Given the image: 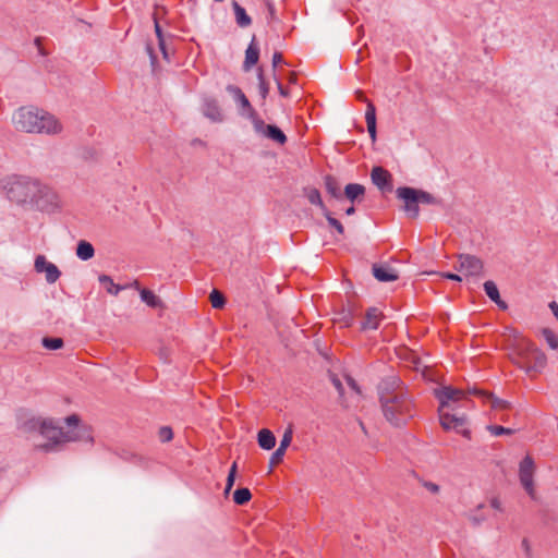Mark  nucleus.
I'll list each match as a JSON object with an SVG mask.
<instances>
[{
	"label": "nucleus",
	"instance_id": "f257e3e1",
	"mask_svg": "<svg viewBox=\"0 0 558 558\" xmlns=\"http://www.w3.org/2000/svg\"><path fill=\"white\" fill-rule=\"evenodd\" d=\"M1 189L16 204H32L45 210L57 204L56 193L40 181L26 175L11 174L2 179Z\"/></svg>",
	"mask_w": 558,
	"mask_h": 558
},
{
	"label": "nucleus",
	"instance_id": "f03ea898",
	"mask_svg": "<svg viewBox=\"0 0 558 558\" xmlns=\"http://www.w3.org/2000/svg\"><path fill=\"white\" fill-rule=\"evenodd\" d=\"M64 421L69 428L66 432L62 427L57 426L53 420H33L29 422L32 428L38 427L39 433L48 439V442L38 446L40 450L45 452L54 451L59 445L69 441H86L89 444L94 441L90 428L86 425H81L80 417L76 414L65 417Z\"/></svg>",
	"mask_w": 558,
	"mask_h": 558
},
{
	"label": "nucleus",
	"instance_id": "7ed1b4c3",
	"mask_svg": "<svg viewBox=\"0 0 558 558\" xmlns=\"http://www.w3.org/2000/svg\"><path fill=\"white\" fill-rule=\"evenodd\" d=\"M12 124L19 132L56 135L62 131L59 120L48 111L34 106H22L12 114Z\"/></svg>",
	"mask_w": 558,
	"mask_h": 558
},
{
	"label": "nucleus",
	"instance_id": "20e7f679",
	"mask_svg": "<svg viewBox=\"0 0 558 558\" xmlns=\"http://www.w3.org/2000/svg\"><path fill=\"white\" fill-rule=\"evenodd\" d=\"M511 359L525 373L542 372L547 364L545 353L527 341H520L515 345L511 353Z\"/></svg>",
	"mask_w": 558,
	"mask_h": 558
},
{
	"label": "nucleus",
	"instance_id": "39448f33",
	"mask_svg": "<svg viewBox=\"0 0 558 558\" xmlns=\"http://www.w3.org/2000/svg\"><path fill=\"white\" fill-rule=\"evenodd\" d=\"M377 391L380 405H384L387 412H390L388 408L389 403L399 400L402 404L404 395L409 393L402 380L395 375L383 378L378 384ZM389 415H391V413H389Z\"/></svg>",
	"mask_w": 558,
	"mask_h": 558
},
{
	"label": "nucleus",
	"instance_id": "423d86ee",
	"mask_svg": "<svg viewBox=\"0 0 558 558\" xmlns=\"http://www.w3.org/2000/svg\"><path fill=\"white\" fill-rule=\"evenodd\" d=\"M403 398L404 400L402 404L399 402V400L388 404L391 415H389V412L386 411L384 405H380L385 418L395 427H401L405 425L407 422L413 416V402L410 395L407 393Z\"/></svg>",
	"mask_w": 558,
	"mask_h": 558
},
{
	"label": "nucleus",
	"instance_id": "0eeeda50",
	"mask_svg": "<svg viewBox=\"0 0 558 558\" xmlns=\"http://www.w3.org/2000/svg\"><path fill=\"white\" fill-rule=\"evenodd\" d=\"M396 196L403 202L402 209L408 217L415 219L420 215L418 189L400 186L396 190Z\"/></svg>",
	"mask_w": 558,
	"mask_h": 558
},
{
	"label": "nucleus",
	"instance_id": "6e6552de",
	"mask_svg": "<svg viewBox=\"0 0 558 558\" xmlns=\"http://www.w3.org/2000/svg\"><path fill=\"white\" fill-rule=\"evenodd\" d=\"M535 463L531 456H525L519 463V480L531 498H535L536 492L534 487Z\"/></svg>",
	"mask_w": 558,
	"mask_h": 558
},
{
	"label": "nucleus",
	"instance_id": "1a4fd4ad",
	"mask_svg": "<svg viewBox=\"0 0 558 558\" xmlns=\"http://www.w3.org/2000/svg\"><path fill=\"white\" fill-rule=\"evenodd\" d=\"M226 90L233 97V100L238 105L239 113L242 117L247 118L251 122H253L258 117V113L253 108L250 100L240 87L229 84L226 87Z\"/></svg>",
	"mask_w": 558,
	"mask_h": 558
},
{
	"label": "nucleus",
	"instance_id": "9d476101",
	"mask_svg": "<svg viewBox=\"0 0 558 558\" xmlns=\"http://www.w3.org/2000/svg\"><path fill=\"white\" fill-rule=\"evenodd\" d=\"M459 265L456 269L466 277H478L483 274L484 264L481 258L470 255L461 254L458 259Z\"/></svg>",
	"mask_w": 558,
	"mask_h": 558
},
{
	"label": "nucleus",
	"instance_id": "9b49d317",
	"mask_svg": "<svg viewBox=\"0 0 558 558\" xmlns=\"http://www.w3.org/2000/svg\"><path fill=\"white\" fill-rule=\"evenodd\" d=\"M254 131L280 145H284L288 141L286 134L280 128L274 124H266L259 116L252 122Z\"/></svg>",
	"mask_w": 558,
	"mask_h": 558
},
{
	"label": "nucleus",
	"instance_id": "f8f14e48",
	"mask_svg": "<svg viewBox=\"0 0 558 558\" xmlns=\"http://www.w3.org/2000/svg\"><path fill=\"white\" fill-rule=\"evenodd\" d=\"M438 412H439L440 425L442 426L444 429H446V430L454 429L458 433H461L464 437H466V438L470 437L471 433L469 429H466V428L460 429V427H463L466 422V418L464 415L458 416L456 414L446 412L445 409H441V408L438 409Z\"/></svg>",
	"mask_w": 558,
	"mask_h": 558
},
{
	"label": "nucleus",
	"instance_id": "ddd939ff",
	"mask_svg": "<svg viewBox=\"0 0 558 558\" xmlns=\"http://www.w3.org/2000/svg\"><path fill=\"white\" fill-rule=\"evenodd\" d=\"M372 183L383 193L388 194L393 191L392 174L380 166L373 167L371 171Z\"/></svg>",
	"mask_w": 558,
	"mask_h": 558
},
{
	"label": "nucleus",
	"instance_id": "4468645a",
	"mask_svg": "<svg viewBox=\"0 0 558 558\" xmlns=\"http://www.w3.org/2000/svg\"><path fill=\"white\" fill-rule=\"evenodd\" d=\"M34 267L37 272L46 274V280L48 283H54L61 276L58 267L54 264L49 263L44 255H38L35 258Z\"/></svg>",
	"mask_w": 558,
	"mask_h": 558
},
{
	"label": "nucleus",
	"instance_id": "2eb2a0df",
	"mask_svg": "<svg viewBox=\"0 0 558 558\" xmlns=\"http://www.w3.org/2000/svg\"><path fill=\"white\" fill-rule=\"evenodd\" d=\"M203 114L213 122L219 123L223 120V114L217 99L205 97L202 105Z\"/></svg>",
	"mask_w": 558,
	"mask_h": 558
},
{
	"label": "nucleus",
	"instance_id": "dca6fc26",
	"mask_svg": "<svg viewBox=\"0 0 558 558\" xmlns=\"http://www.w3.org/2000/svg\"><path fill=\"white\" fill-rule=\"evenodd\" d=\"M436 398L439 400L441 409L448 408L450 401H458L464 396L463 391L449 386H445L435 391Z\"/></svg>",
	"mask_w": 558,
	"mask_h": 558
},
{
	"label": "nucleus",
	"instance_id": "f3484780",
	"mask_svg": "<svg viewBox=\"0 0 558 558\" xmlns=\"http://www.w3.org/2000/svg\"><path fill=\"white\" fill-rule=\"evenodd\" d=\"M373 276L380 282H391L399 278L398 271L387 264H374Z\"/></svg>",
	"mask_w": 558,
	"mask_h": 558
},
{
	"label": "nucleus",
	"instance_id": "a211bd4d",
	"mask_svg": "<svg viewBox=\"0 0 558 558\" xmlns=\"http://www.w3.org/2000/svg\"><path fill=\"white\" fill-rule=\"evenodd\" d=\"M259 59V47L256 40V36L253 35L251 43L248 44L245 50V59L243 62V70L245 72L250 71Z\"/></svg>",
	"mask_w": 558,
	"mask_h": 558
},
{
	"label": "nucleus",
	"instance_id": "6ab92c4d",
	"mask_svg": "<svg viewBox=\"0 0 558 558\" xmlns=\"http://www.w3.org/2000/svg\"><path fill=\"white\" fill-rule=\"evenodd\" d=\"M384 314L377 307H369L365 313V318L361 323L362 330H375L379 327Z\"/></svg>",
	"mask_w": 558,
	"mask_h": 558
},
{
	"label": "nucleus",
	"instance_id": "aec40b11",
	"mask_svg": "<svg viewBox=\"0 0 558 558\" xmlns=\"http://www.w3.org/2000/svg\"><path fill=\"white\" fill-rule=\"evenodd\" d=\"M365 120L367 124V132L372 142L376 141L377 130H376V108L371 100H367L366 111H365Z\"/></svg>",
	"mask_w": 558,
	"mask_h": 558
},
{
	"label": "nucleus",
	"instance_id": "412c9836",
	"mask_svg": "<svg viewBox=\"0 0 558 558\" xmlns=\"http://www.w3.org/2000/svg\"><path fill=\"white\" fill-rule=\"evenodd\" d=\"M484 290H485V293L487 294V296L494 302L496 303V305L501 308V310H507L508 308V304L501 300L500 298V294H499V290L496 286V283L492 280H488V281H485L484 282Z\"/></svg>",
	"mask_w": 558,
	"mask_h": 558
},
{
	"label": "nucleus",
	"instance_id": "4be33fe9",
	"mask_svg": "<svg viewBox=\"0 0 558 558\" xmlns=\"http://www.w3.org/2000/svg\"><path fill=\"white\" fill-rule=\"evenodd\" d=\"M235 23L239 27L245 28L252 24L251 16L246 13L245 9L236 1L232 2Z\"/></svg>",
	"mask_w": 558,
	"mask_h": 558
},
{
	"label": "nucleus",
	"instance_id": "5701e85b",
	"mask_svg": "<svg viewBox=\"0 0 558 558\" xmlns=\"http://www.w3.org/2000/svg\"><path fill=\"white\" fill-rule=\"evenodd\" d=\"M257 442L262 449L271 450L276 446V437L271 430L263 428L257 434Z\"/></svg>",
	"mask_w": 558,
	"mask_h": 558
},
{
	"label": "nucleus",
	"instance_id": "b1692460",
	"mask_svg": "<svg viewBox=\"0 0 558 558\" xmlns=\"http://www.w3.org/2000/svg\"><path fill=\"white\" fill-rule=\"evenodd\" d=\"M109 294L117 296L121 291L128 289V286H121L113 282L112 278L108 275H100L98 278Z\"/></svg>",
	"mask_w": 558,
	"mask_h": 558
},
{
	"label": "nucleus",
	"instance_id": "393cba45",
	"mask_svg": "<svg viewBox=\"0 0 558 558\" xmlns=\"http://www.w3.org/2000/svg\"><path fill=\"white\" fill-rule=\"evenodd\" d=\"M364 194L365 187L360 183H349L344 187V195L351 202L357 201L363 197Z\"/></svg>",
	"mask_w": 558,
	"mask_h": 558
},
{
	"label": "nucleus",
	"instance_id": "a878e982",
	"mask_svg": "<svg viewBox=\"0 0 558 558\" xmlns=\"http://www.w3.org/2000/svg\"><path fill=\"white\" fill-rule=\"evenodd\" d=\"M141 300L151 308L162 307V301L151 290L142 289L140 290Z\"/></svg>",
	"mask_w": 558,
	"mask_h": 558
},
{
	"label": "nucleus",
	"instance_id": "bb28decb",
	"mask_svg": "<svg viewBox=\"0 0 558 558\" xmlns=\"http://www.w3.org/2000/svg\"><path fill=\"white\" fill-rule=\"evenodd\" d=\"M95 255V250H94V246L85 241V240H81L78 243H77V247H76V256L82 259V260H88L90 258H93Z\"/></svg>",
	"mask_w": 558,
	"mask_h": 558
},
{
	"label": "nucleus",
	"instance_id": "cd10ccee",
	"mask_svg": "<svg viewBox=\"0 0 558 558\" xmlns=\"http://www.w3.org/2000/svg\"><path fill=\"white\" fill-rule=\"evenodd\" d=\"M325 187L328 194L335 198L341 197V190L337 179L330 174L324 178Z\"/></svg>",
	"mask_w": 558,
	"mask_h": 558
},
{
	"label": "nucleus",
	"instance_id": "c85d7f7f",
	"mask_svg": "<svg viewBox=\"0 0 558 558\" xmlns=\"http://www.w3.org/2000/svg\"><path fill=\"white\" fill-rule=\"evenodd\" d=\"M305 195L308 199V202L313 205H316L318 206L322 211L324 213V208H327L322 199V196H320V192L315 189V187H311V189H305Z\"/></svg>",
	"mask_w": 558,
	"mask_h": 558
},
{
	"label": "nucleus",
	"instance_id": "c756f323",
	"mask_svg": "<svg viewBox=\"0 0 558 558\" xmlns=\"http://www.w3.org/2000/svg\"><path fill=\"white\" fill-rule=\"evenodd\" d=\"M418 201H420V204L436 205V206L444 205V202L441 198H438L424 190H418Z\"/></svg>",
	"mask_w": 558,
	"mask_h": 558
},
{
	"label": "nucleus",
	"instance_id": "7c9ffc66",
	"mask_svg": "<svg viewBox=\"0 0 558 558\" xmlns=\"http://www.w3.org/2000/svg\"><path fill=\"white\" fill-rule=\"evenodd\" d=\"M252 498L251 490L246 487L238 488L233 494V501L236 505H245Z\"/></svg>",
	"mask_w": 558,
	"mask_h": 558
},
{
	"label": "nucleus",
	"instance_id": "2f4dec72",
	"mask_svg": "<svg viewBox=\"0 0 558 558\" xmlns=\"http://www.w3.org/2000/svg\"><path fill=\"white\" fill-rule=\"evenodd\" d=\"M258 90L263 100H265L269 94V84L265 80L264 71L262 68L257 69Z\"/></svg>",
	"mask_w": 558,
	"mask_h": 558
},
{
	"label": "nucleus",
	"instance_id": "473e14b6",
	"mask_svg": "<svg viewBox=\"0 0 558 558\" xmlns=\"http://www.w3.org/2000/svg\"><path fill=\"white\" fill-rule=\"evenodd\" d=\"M542 336L550 349L558 350V337L551 329L543 328Z\"/></svg>",
	"mask_w": 558,
	"mask_h": 558
},
{
	"label": "nucleus",
	"instance_id": "72a5a7b5",
	"mask_svg": "<svg viewBox=\"0 0 558 558\" xmlns=\"http://www.w3.org/2000/svg\"><path fill=\"white\" fill-rule=\"evenodd\" d=\"M323 215L325 216V218L327 219L328 223L330 227L335 228L337 230V232L339 234H343L344 233V228L342 226V223L336 219L335 217H332L331 213L328 210V208H324V213Z\"/></svg>",
	"mask_w": 558,
	"mask_h": 558
},
{
	"label": "nucleus",
	"instance_id": "f704fd0d",
	"mask_svg": "<svg viewBox=\"0 0 558 558\" xmlns=\"http://www.w3.org/2000/svg\"><path fill=\"white\" fill-rule=\"evenodd\" d=\"M41 344L47 350H58L63 347V340L61 338L45 337L41 340Z\"/></svg>",
	"mask_w": 558,
	"mask_h": 558
},
{
	"label": "nucleus",
	"instance_id": "c9c22d12",
	"mask_svg": "<svg viewBox=\"0 0 558 558\" xmlns=\"http://www.w3.org/2000/svg\"><path fill=\"white\" fill-rule=\"evenodd\" d=\"M486 398L490 402V405L493 409H509L510 408L509 401L497 398L492 393H487Z\"/></svg>",
	"mask_w": 558,
	"mask_h": 558
},
{
	"label": "nucleus",
	"instance_id": "e433bc0d",
	"mask_svg": "<svg viewBox=\"0 0 558 558\" xmlns=\"http://www.w3.org/2000/svg\"><path fill=\"white\" fill-rule=\"evenodd\" d=\"M209 299L211 302V306L214 308H221V307H223V305L226 303V299H225L223 294L220 293L218 290H213Z\"/></svg>",
	"mask_w": 558,
	"mask_h": 558
},
{
	"label": "nucleus",
	"instance_id": "4c0bfd02",
	"mask_svg": "<svg viewBox=\"0 0 558 558\" xmlns=\"http://www.w3.org/2000/svg\"><path fill=\"white\" fill-rule=\"evenodd\" d=\"M292 435H293V430H292V427L290 426L284 430L278 449H281V451L286 452L287 448L290 446V444L292 441Z\"/></svg>",
	"mask_w": 558,
	"mask_h": 558
},
{
	"label": "nucleus",
	"instance_id": "58836bf2",
	"mask_svg": "<svg viewBox=\"0 0 558 558\" xmlns=\"http://www.w3.org/2000/svg\"><path fill=\"white\" fill-rule=\"evenodd\" d=\"M158 437L161 442H169L173 438L172 428L169 426H162L158 430Z\"/></svg>",
	"mask_w": 558,
	"mask_h": 558
},
{
	"label": "nucleus",
	"instance_id": "ea45409f",
	"mask_svg": "<svg viewBox=\"0 0 558 558\" xmlns=\"http://www.w3.org/2000/svg\"><path fill=\"white\" fill-rule=\"evenodd\" d=\"M488 430L494 436H501V435H511L513 434V429L507 428L500 425H489Z\"/></svg>",
	"mask_w": 558,
	"mask_h": 558
},
{
	"label": "nucleus",
	"instance_id": "a19ab883",
	"mask_svg": "<svg viewBox=\"0 0 558 558\" xmlns=\"http://www.w3.org/2000/svg\"><path fill=\"white\" fill-rule=\"evenodd\" d=\"M155 33L158 38L159 48L162 51L163 57L167 58V51H166V45H165L162 29L157 21H155Z\"/></svg>",
	"mask_w": 558,
	"mask_h": 558
},
{
	"label": "nucleus",
	"instance_id": "79ce46f5",
	"mask_svg": "<svg viewBox=\"0 0 558 558\" xmlns=\"http://www.w3.org/2000/svg\"><path fill=\"white\" fill-rule=\"evenodd\" d=\"M235 474H236V463L234 462L231 465L228 477H227L226 489H225L226 494L229 493L230 489L232 488L234 481H235Z\"/></svg>",
	"mask_w": 558,
	"mask_h": 558
},
{
	"label": "nucleus",
	"instance_id": "37998d69",
	"mask_svg": "<svg viewBox=\"0 0 558 558\" xmlns=\"http://www.w3.org/2000/svg\"><path fill=\"white\" fill-rule=\"evenodd\" d=\"M284 456V452L281 451V449H276L271 457H270V465H275V464H278L279 462H281L282 458Z\"/></svg>",
	"mask_w": 558,
	"mask_h": 558
},
{
	"label": "nucleus",
	"instance_id": "c03bdc74",
	"mask_svg": "<svg viewBox=\"0 0 558 558\" xmlns=\"http://www.w3.org/2000/svg\"><path fill=\"white\" fill-rule=\"evenodd\" d=\"M272 71H274V75L276 74V68L279 63L283 62V58H282V54L278 51H276L274 54H272Z\"/></svg>",
	"mask_w": 558,
	"mask_h": 558
},
{
	"label": "nucleus",
	"instance_id": "a18cd8bd",
	"mask_svg": "<svg viewBox=\"0 0 558 558\" xmlns=\"http://www.w3.org/2000/svg\"><path fill=\"white\" fill-rule=\"evenodd\" d=\"M274 78H275V82H276L277 89H278L279 94L282 97H288V95H289L288 89L283 87L282 83L280 82V80L277 77L276 74L274 75Z\"/></svg>",
	"mask_w": 558,
	"mask_h": 558
},
{
	"label": "nucleus",
	"instance_id": "49530a36",
	"mask_svg": "<svg viewBox=\"0 0 558 558\" xmlns=\"http://www.w3.org/2000/svg\"><path fill=\"white\" fill-rule=\"evenodd\" d=\"M266 8H267V11H268V22H271L274 19H275V15H276V9H275V5L272 2L270 1H266Z\"/></svg>",
	"mask_w": 558,
	"mask_h": 558
},
{
	"label": "nucleus",
	"instance_id": "de8ad7c7",
	"mask_svg": "<svg viewBox=\"0 0 558 558\" xmlns=\"http://www.w3.org/2000/svg\"><path fill=\"white\" fill-rule=\"evenodd\" d=\"M469 519L474 526L481 525L486 520L485 515H482V514L481 515L472 514V515H470Z\"/></svg>",
	"mask_w": 558,
	"mask_h": 558
},
{
	"label": "nucleus",
	"instance_id": "09e8293b",
	"mask_svg": "<svg viewBox=\"0 0 558 558\" xmlns=\"http://www.w3.org/2000/svg\"><path fill=\"white\" fill-rule=\"evenodd\" d=\"M424 487L430 492L432 494H437L439 493L440 490V487L439 485H437L436 483H433V482H425L424 483Z\"/></svg>",
	"mask_w": 558,
	"mask_h": 558
},
{
	"label": "nucleus",
	"instance_id": "8fccbe9b",
	"mask_svg": "<svg viewBox=\"0 0 558 558\" xmlns=\"http://www.w3.org/2000/svg\"><path fill=\"white\" fill-rule=\"evenodd\" d=\"M489 504L493 509L504 511L501 501L497 497L492 498Z\"/></svg>",
	"mask_w": 558,
	"mask_h": 558
},
{
	"label": "nucleus",
	"instance_id": "3c124183",
	"mask_svg": "<svg viewBox=\"0 0 558 558\" xmlns=\"http://www.w3.org/2000/svg\"><path fill=\"white\" fill-rule=\"evenodd\" d=\"M332 384H333L335 388L337 389V391L339 392V395L342 396L343 392H344V388H343L342 383L340 381V379L337 378V377H333L332 378Z\"/></svg>",
	"mask_w": 558,
	"mask_h": 558
},
{
	"label": "nucleus",
	"instance_id": "603ef678",
	"mask_svg": "<svg viewBox=\"0 0 558 558\" xmlns=\"http://www.w3.org/2000/svg\"><path fill=\"white\" fill-rule=\"evenodd\" d=\"M347 383L351 389L355 390L357 393L361 392L359 385L352 377H347Z\"/></svg>",
	"mask_w": 558,
	"mask_h": 558
},
{
	"label": "nucleus",
	"instance_id": "864d4df0",
	"mask_svg": "<svg viewBox=\"0 0 558 558\" xmlns=\"http://www.w3.org/2000/svg\"><path fill=\"white\" fill-rule=\"evenodd\" d=\"M442 276L449 280H453V281H461L462 280V277L457 275V274H452V272H445L442 274Z\"/></svg>",
	"mask_w": 558,
	"mask_h": 558
},
{
	"label": "nucleus",
	"instance_id": "5fc2aeb1",
	"mask_svg": "<svg viewBox=\"0 0 558 558\" xmlns=\"http://www.w3.org/2000/svg\"><path fill=\"white\" fill-rule=\"evenodd\" d=\"M549 308L551 310L554 316L558 319V303L555 301L549 303Z\"/></svg>",
	"mask_w": 558,
	"mask_h": 558
},
{
	"label": "nucleus",
	"instance_id": "6e6d98bb",
	"mask_svg": "<svg viewBox=\"0 0 558 558\" xmlns=\"http://www.w3.org/2000/svg\"><path fill=\"white\" fill-rule=\"evenodd\" d=\"M34 44L38 48L39 53L45 56L46 52L43 50V48L40 46L41 45V39L39 37H36L35 40H34Z\"/></svg>",
	"mask_w": 558,
	"mask_h": 558
},
{
	"label": "nucleus",
	"instance_id": "4d7b16f0",
	"mask_svg": "<svg viewBox=\"0 0 558 558\" xmlns=\"http://www.w3.org/2000/svg\"><path fill=\"white\" fill-rule=\"evenodd\" d=\"M522 547H523L524 551L526 553V555L530 556L531 547H530L529 541L526 538H524L522 541Z\"/></svg>",
	"mask_w": 558,
	"mask_h": 558
},
{
	"label": "nucleus",
	"instance_id": "13d9d810",
	"mask_svg": "<svg viewBox=\"0 0 558 558\" xmlns=\"http://www.w3.org/2000/svg\"><path fill=\"white\" fill-rule=\"evenodd\" d=\"M128 288H134L136 289L137 291L142 290L141 287H140V282L137 280H134L133 282L126 284Z\"/></svg>",
	"mask_w": 558,
	"mask_h": 558
},
{
	"label": "nucleus",
	"instance_id": "bf43d9fd",
	"mask_svg": "<svg viewBox=\"0 0 558 558\" xmlns=\"http://www.w3.org/2000/svg\"><path fill=\"white\" fill-rule=\"evenodd\" d=\"M356 96H357V99L361 100V101H364L367 104V98L364 96V94L360 90L356 92Z\"/></svg>",
	"mask_w": 558,
	"mask_h": 558
},
{
	"label": "nucleus",
	"instance_id": "052dcab7",
	"mask_svg": "<svg viewBox=\"0 0 558 558\" xmlns=\"http://www.w3.org/2000/svg\"><path fill=\"white\" fill-rule=\"evenodd\" d=\"M354 213H355V208H354V206H351V207H349V208L345 210V214H347L348 216H351V215H353Z\"/></svg>",
	"mask_w": 558,
	"mask_h": 558
},
{
	"label": "nucleus",
	"instance_id": "680f3d73",
	"mask_svg": "<svg viewBox=\"0 0 558 558\" xmlns=\"http://www.w3.org/2000/svg\"><path fill=\"white\" fill-rule=\"evenodd\" d=\"M473 393H482V392L477 389H473Z\"/></svg>",
	"mask_w": 558,
	"mask_h": 558
},
{
	"label": "nucleus",
	"instance_id": "e2e57ef3",
	"mask_svg": "<svg viewBox=\"0 0 558 558\" xmlns=\"http://www.w3.org/2000/svg\"><path fill=\"white\" fill-rule=\"evenodd\" d=\"M482 508H484V505H483V504H480V505L477 506V509H482Z\"/></svg>",
	"mask_w": 558,
	"mask_h": 558
}]
</instances>
